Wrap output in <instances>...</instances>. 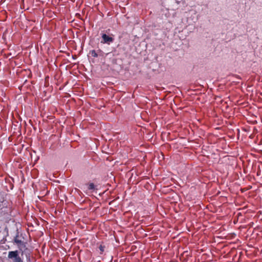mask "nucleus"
Wrapping results in <instances>:
<instances>
[{"label": "nucleus", "instance_id": "obj_1", "mask_svg": "<svg viewBox=\"0 0 262 262\" xmlns=\"http://www.w3.org/2000/svg\"><path fill=\"white\" fill-rule=\"evenodd\" d=\"M8 258L11 262H24L23 259L19 256L17 250L9 251Z\"/></svg>", "mask_w": 262, "mask_h": 262}, {"label": "nucleus", "instance_id": "obj_2", "mask_svg": "<svg viewBox=\"0 0 262 262\" xmlns=\"http://www.w3.org/2000/svg\"><path fill=\"white\" fill-rule=\"evenodd\" d=\"M102 40L101 41V43H107L110 45L111 43L113 42L114 40V38L111 36L107 35L106 34H102Z\"/></svg>", "mask_w": 262, "mask_h": 262}, {"label": "nucleus", "instance_id": "obj_3", "mask_svg": "<svg viewBox=\"0 0 262 262\" xmlns=\"http://www.w3.org/2000/svg\"><path fill=\"white\" fill-rule=\"evenodd\" d=\"M96 186L94 183H91L88 184V188L90 190L94 191L96 189Z\"/></svg>", "mask_w": 262, "mask_h": 262}, {"label": "nucleus", "instance_id": "obj_4", "mask_svg": "<svg viewBox=\"0 0 262 262\" xmlns=\"http://www.w3.org/2000/svg\"><path fill=\"white\" fill-rule=\"evenodd\" d=\"M90 54L94 57H98V54L97 53H96V52L94 50H91L90 52Z\"/></svg>", "mask_w": 262, "mask_h": 262}, {"label": "nucleus", "instance_id": "obj_5", "mask_svg": "<svg viewBox=\"0 0 262 262\" xmlns=\"http://www.w3.org/2000/svg\"><path fill=\"white\" fill-rule=\"evenodd\" d=\"M99 250L101 251V252H103L104 251V247L102 246V245H100L99 247Z\"/></svg>", "mask_w": 262, "mask_h": 262}, {"label": "nucleus", "instance_id": "obj_6", "mask_svg": "<svg viewBox=\"0 0 262 262\" xmlns=\"http://www.w3.org/2000/svg\"><path fill=\"white\" fill-rule=\"evenodd\" d=\"M15 242L16 243H17V244H21V241L17 239H15Z\"/></svg>", "mask_w": 262, "mask_h": 262}]
</instances>
